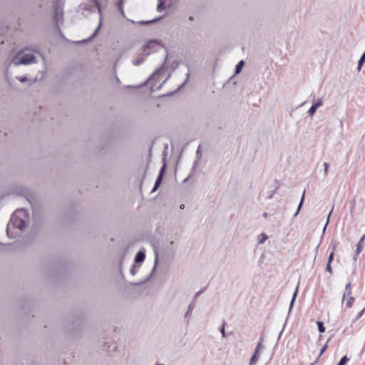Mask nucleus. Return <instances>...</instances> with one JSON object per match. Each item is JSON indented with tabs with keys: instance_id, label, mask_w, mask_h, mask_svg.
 Wrapping results in <instances>:
<instances>
[{
	"instance_id": "nucleus-31",
	"label": "nucleus",
	"mask_w": 365,
	"mask_h": 365,
	"mask_svg": "<svg viewBox=\"0 0 365 365\" xmlns=\"http://www.w3.org/2000/svg\"><path fill=\"white\" fill-rule=\"evenodd\" d=\"M327 347H328V345H327V344H325V345L322 348V349H321V351H320V353H319V356H322V355L324 353V351L327 350Z\"/></svg>"
},
{
	"instance_id": "nucleus-37",
	"label": "nucleus",
	"mask_w": 365,
	"mask_h": 365,
	"mask_svg": "<svg viewBox=\"0 0 365 365\" xmlns=\"http://www.w3.org/2000/svg\"><path fill=\"white\" fill-rule=\"evenodd\" d=\"M345 289H351V282H349L346 284V287H345Z\"/></svg>"
},
{
	"instance_id": "nucleus-12",
	"label": "nucleus",
	"mask_w": 365,
	"mask_h": 365,
	"mask_svg": "<svg viewBox=\"0 0 365 365\" xmlns=\"http://www.w3.org/2000/svg\"><path fill=\"white\" fill-rule=\"evenodd\" d=\"M304 193H305V191H304L303 194H302V198H301V200H300V202L299 204V206L297 207V211L295 212V213L294 214V217H297L302 208V206L303 205V202H304Z\"/></svg>"
},
{
	"instance_id": "nucleus-23",
	"label": "nucleus",
	"mask_w": 365,
	"mask_h": 365,
	"mask_svg": "<svg viewBox=\"0 0 365 365\" xmlns=\"http://www.w3.org/2000/svg\"><path fill=\"white\" fill-rule=\"evenodd\" d=\"M193 309V302L190 303L187 307V312L185 314V317H187L188 314L192 312Z\"/></svg>"
},
{
	"instance_id": "nucleus-34",
	"label": "nucleus",
	"mask_w": 365,
	"mask_h": 365,
	"mask_svg": "<svg viewBox=\"0 0 365 365\" xmlns=\"http://www.w3.org/2000/svg\"><path fill=\"white\" fill-rule=\"evenodd\" d=\"M130 274L132 275H135V274L136 271H135V268L134 265H133L132 267L130 268Z\"/></svg>"
},
{
	"instance_id": "nucleus-20",
	"label": "nucleus",
	"mask_w": 365,
	"mask_h": 365,
	"mask_svg": "<svg viewBox=\"0 0 365 365\" xmlns=\"http://www.w3.org/2000/svg\"><path fill=\"white\" fill-rule=\"evenodd\" d=\"M165 9V4L164 2L161 0H159V3L157 6L158 11H161L163 9Z\"/></svg>"
},
{
	"instance_id": "nucleus-24",
	"label": "nucleus",
	"mask_w": 365,
	"mask_h": 365,
	"mask_svg": "<svg viewBox=\"0 0 365 365\" xmlns=\"http://www.w3.org/2000/svg\"><path fill=\"white\" fill-rule=\"evenodd\" d=\"M261 237L262 238L259 241V244L264 243L265 240L267 239V235L264 232L261 234Z\"/></svg>"
},
{
	"instance_id": "nucleus-44",
	"label": "nucleus",
	"mask_w": 365,
	"mask_h": 365,
	"mask_svg": "<svg viewBox=\"0 0 365 365\" xmlns=\"http://www.w3.org/2000/svg\"><path fill=\"white\" fill-rule=\"evenodd\" d=\"M180 207V209H183L185 207V205H181Z\"/></svg>"
},
{
	"instance_id": "nucleus-5",
	"label": "nucleus",
	"mask_w": 365,
	"mask_h": 365,
	"mask_svg": "<svg viewBox=\"0 0 365 365\" xmlns=\"http://www.w3.org/2000/svg\"><path fill=\"white\" fill-rule=\"evenodd\" d=\"M263 339L260 338V340L258 341L255 349L254 354H252L249 365H255L260 358L261 352L263 351L265 349L264 345L262 344Z\"/></svg>"
},
{
	"instance_id": "nucleus-27",
	"label": "nucleus",
	"mask_w": 365,
	"mask_h": 365,
	"mask_svg": "<svg viewBox=\"0 0 365 365\" xmlns=\"http://www.w3.org/2000/svg\"><path fill=\"white\" fill-rule=\"evenodd\" d=\"M189 78H190V71H188L187 73L186 74V79H185V82L179 87L178 90H180L181 88H182L187 83Z\"/></svg>"
},
{
	"instance_id": "nucleus-9",
	"label": "nucleus",
	"mask_w": 365,
	"mask_h": 365,
	"mask_svg": "<svg viewBox=\"0 0 365 365\" xmlns=\"http://www.w3.org/2000/svg\"><path fill=\"white\" fill-rule=\"evenodd\" d=\"M101 21H100V24L98 26V27L96 29V30L94 31V32L93 33V34L89 37L87 39H85V40H83L81 41H77L76 43H87L90 41H91L93 38H94L96 37V36L97 35V34L98 33L99 31V29L101 28Z\"/></svg>"
},
{
	"instance_id": "nucleus-4",
	"label": "nucleus",
	"mask_w": 365,
	"mask_h": 365,
	"mask_svg": "<svg viewBox=\"0 0 365 365\" xmlns=\"http://www.w3.org/2000/svg\"><path fill=\"white\" fill-rule=\"evenodd\" d=\"M61 0H56L54 6L53 20L59 32H61L60 24L63 21V6L60 4Z\"/></svg>"
},
{
	"instance_id": "nucleus-6",
	"label": "nucleus",
	"mask_w": 365,
	"mask_h": 365,
	"mask_svg": "<svg viewBox=\"0 0 365 365\" xmlns=\"http://www.w3.org/2000/svg\"><path fill=\"white\" fill-rule=\"evenodd\" d=\"M161 44L157 40H150L148 41L142 48L143 53H145V56L156 51V47H161Z\"/></svg>"
},
{
	"instance_id": "nucleus-15",
	"label": "nucleus",
	"mask_w": 365,
	"mask_h": 365,
	"mask_svg": "<svg viewBox=\"0 0 365 365\" xmlns=\"http://www.w3.org/2000/svg\"><path fill=\"white\" fill-rule=\"evenodd\" d=\"M346 306L351 308L354 304V298L352 296L346 297Z\"/></svg>"
},
{
	"instance_id": "nucleus-1",
	"label": "nucleus",
	"mask_w": 365,
	"mask_h": 365,
	"mask_svg": "<svg viewBox=\"0 0 365 365\" xmlns=\"http://www.w3.org/2000/svg\"><path fill=\"white\" fill-rule=\"evenodd\" d=\"M26 211L24 209L17 210L11 216L6 227V233L9 237L13 238L14 237L13 230H23L26 226L25 220L21 217V215L25 217Z\"/></svg>"
},
{
	"instance_id": "nucleus-10",
	"label": "nucleus",
	"mask_w": 365,
	"mask_h": 365,
	"mask_svg": "<svg viewBox=\"0 0 365 365\" xmlns=\"http://www.w3.org/2000/svg\"><path fill=\"white\" fill-rule=\"evenodd\" d=\"M145 254L143 251H138L135 257V263H141L145 260Z\"/></svg>"
},
{
	"instance_id": "nucleus-33",
	"label": "nucleus",
	"mask_w": 365,
	"mask_h": 365,
	"mask_svg": "<svg viewBox=\"0 0 365 365\" xmlns=\"http://www.w3.org/2000/svg\"><path fill=\"white\" fill-rule=\"evenodd\" d=\"M333 259H334V252H332L330 253V255L329 256L327 263H331V262L333 261Z\"/></svg>"
},
{
	"instance_id": "nucleus-38",
	"label": "nucleus",
	"mask_w": 365,
	"mask_h": 365,
	"mask_svg": "<svg viewBox=\"0 0 365 365\" xmlns=\"http://www.w3.org/2000/svg\"><path fill=\"white\" fill-rule=\"evenodd\" d=\"M158 187H159V186H158V185H154V187H153V190H152V192H153L156 191V190H158Z\"/></svg>"
},
{
	"instance_id": "nucleus-36",
	"label": "nucleus",
	"mask_w": 365,
	"mask_h": 365,
	"mask_svg": "<svg viewBox=\"0 0 365 365\" xmlns=\"http://www.w3.org/2000/svg\"><path fill=\"white\" fill-rule=\"evenodd\" d=\"M202 291L201 290V291H199V292H196V293H195V297H194V299H193L192 302H195V299H196V298H197V297H198V296L202 293Z\"/></svg>"
},
{
	"instance_id": "nucleus-43",
	"label": "nucleus",
	"mask_w": 365,
	"mask_h": 365,
	"mask_svg": "<svg viewBox=\"0 0 365 365\" xmlns=\"http://www.w3.org/2000/svg\"><path fill=\"white\" fill-rule=\"evenodd\" d=\"M140 23L141 24H147V22H145V21H140Z\"/></svg>"
},
{
	"instance_id": "nucleus-32",
	"label": "nucleus",
	"mask_w": 365,
	"mask_h": 365,
	"mask_svg": "<svg viewBox=\"0 0 365 365\" xmlns=\"http://www.w3.org/2000/svg\"><path fill=\"white\" fill-rule=\"evenodd\" d=\"M331 212H332V210H331V212H329V215H328V217H327V220L326 225H324V227L323 232H324V231H325V230H326V228H327V225H328V223H329V217H330V216H331Z\"/></svg>"
},
{
	"instance_id": "nucleus-28",
	"label": "nucleus",
	"mask_w": 365,
	"mask_h": 365,
	"mask_svg": "<svg viewBox=\"0 0 365 365\" xmlns=\"http://www.w3.org/2000/svg\"><path fill=\"white\" fill-rule=\"evenodd\" d=\"M324 176H327V173H328L329 163H324Z\"/></svg>"
},
{
	"instance_id": "nucleus-16",
	"label": "nucleus",
	"mask_w": 365,
	"mask_h": 365,
	"mask_svg": "<svg viewBox=\"0 0 365 365\" xmlns=\"http://www.w3.org/2000/svg\"><path fill=\"white\" fill-rule=\"evenodd\" d=\"M145 56L144 57L137 58L133 60L132 63L134 66H139L145 61Z\"/></svg>"
},
{
	"instance_id": "nucleus-21",
	"label": "nucleus",
	"mask_w": 365,
	"mask_h": 365,
	"mask_svg": "<svg viewBox=\"0 0 365 365\" xmlns=\"http://www.w3.org/2000/svg\"><path fill=\"white\" fill-rule=\"evenodd\" d=\"M90 1L96 4V6L98 9V13L100 14V16L101 17V9L100 4L98 2L97 0H90Z\"/></svg>"
},
{
	"instance_id": "nucleus-41",
	"label": "nucleus",
	"mask_w": 365,
	"mask_h": 365,
	"mask_svg": "<svg viewBox=\"0 0 365 365\" xmlns=\"http://www.w3.org/2000/svg\"><path fill=\"white\" fill-rule=\"evenodd\" d=\"M157 262H158V257L156 256V257H155V266H156ZM155 268V267H154L153 269H154Z\"/></svg>"
},
{
	"instance_id": "nucleus-25",
	"label": "nucleus",
	"mask_w": 365,
	"mask_h": 365,
	"mask_svg": "<svg viewBox=\"0 0 365 365\" xmlns=\"http://www.w3.org/2000/svg\"><path fill=\"white\" fill-rule=\"evenodd\" d=\"M365 63V61L364 60H362L361 58H360L358 61V65H357V69L358 71H360L363 64Z\"/></svg>"
},
{
	"instance_id": "nucleus-26",
	"label": "nucleus",
	"mask_w": 365,
	"mask_h": 365,
	"mask_svg": "<svg viewBox=\"0 0 365 365\" xmlns=\"http://www.w3.org/2000/svg\"><path fill=\"white\" fill-rule=\"evenodd\" d=\"M364 310H365V309H362L357 314V315L356 316V318L354 319V322L357 321L363 316Z\"/></svg>"
},
{
	"instance_id": "nucleus-46",
	"label": "nucleus",
	"mask_w": 365,
	"mask_h": 365,
	"mask_svg": "<svg viewBox=\"0 0 365 365\" xmlns=\"http://www.w3.org/2000/svg\"><path fill=\"white\" fill-rule=\"evenodd\" d=\"M116 80H117V82H118V83L120 82V80L118 77H116Z\"/></svg>"
},
{
	"instance_id": "nucleus-18",
	"label": "nucleus",
	"mask_w": 365,
	"mask_h": 365,
	"mask_svg": "<svg viewBox=\"0 0 365 365\" xmlns=\"http://www.w3.org/2000/svg\"><path fill=\"white\" fill-rule=\"evenodd\" d=\"M349 361V359L346 356H344L340 359L338 365H346Z\"/></svg>"
},
{
	"instance_id": "nucleus-40",
	"label": "nucleus",
	"mask_w": 365,
	"mask_h": 365,
	"mask_svg": "<svg viewBox=\"0 0 365 365\" xmlns=\"http://www.w3.org/2000/svg\"><path fill=\"white\" fill-rule=\"evenodd\" d=\"M197 155L200 158V146L198 147V150H197Z\"/></svg>"
},
{
	"instance_id": "nucleus-11",
	"label": "nucleus",
	"mask_w": 365,
	"mask_h": 365,
	"mask_svg": "<svg viewBox=\"0 0 365 365\" xmlns=\"http://www.w3.org/2000/svg\"><path fill=\"white\" fill-rule=\"evenodd\" d=\"M365 240V234L361 237L360 240L358 242L356 250V255H359L363 249V241Z\"/></svg>"
},
{
	"instance_id": "nucleus-45",
	"label": "nucleus",
	"mask_w": 365,
	"mask_h": 365,
	"mask_svg": "<svg viewBox=\"0 0 365 365\" xmlns=\"http://www.w3.org/2000/svg\"><path fill=\"white\" fill-rule=\"evenodd\" d=\"M196 165H197V161L195 162V165H194L193 169H195Z\"/></svg>"
},
{
	"instance_id": "nucleus-3",
	"label": "nucleus",
	"mask_w": 365,
	"mask_h": 365,
	"mask_svg": "<svg viewBox=\"0 0 365 365\" xmlns=\"http://www.w3.org/2000/svg\"><path fill=\"white\" fill-rule=\"evenodd\" d=\"M165 62V60L164 61L163 65L158 68L153 74L150 76L148 81H150L153 84L150 86V91L154 92L156 90L160 89V88L163 86L164 83L168 80V78L170 77V73L168 76L166 78L163 80V81L158 86V83L163 78V75L165 73V68H164V63Z\"/></svg>"
},
{
	"instance_id": "nucleus-7",
	"label": "nucleus",
	"mask_w": 365,
	"mask_h": 365,
	"mask_svg": "<svg viewBox=\"0 0 365 365\" xmlns=\"http://www.w3.org/2000/svg\"><path fill=\"white\" fill-rule=\"evenodd\" d=\"M322 103H323L322 99V98L318 99L317 101V102L315 103H314L311 106V108L309 109V110H308L309 115L310 116H313L315 114L317 108H319L320 106H322Z\"/></svg>"
},
{
	"instance_id": "nucleus-29",
	"label": "nucleus",
	"mask_w": 365,
	"mask_h": 365,
	"mask_svg": "<svg viewBox=\"0 0 365 365\" xmlns=\"http://www.w3.org/2000/svg\"><path fill=\"white\" fill-rule=\"evenodd\" d=\"M220 332L222 334V337L225 338L226 334H225V323H223L222 326L220 328Z\"/></svg>"
},
{
	"instance_id": "nucleus-42",
	"label": "nucleus",
	"mask_w": 365,
	"mask_h": 365,
	"mask_svg": "<svg viewBox=\"0 0 365 365\" xmlns=\"http://www.w3.org/2000/svg\"><path fill=\"white\" fill-rule=\"evenodd\" d=\"M262 215H263V217H265V218H266V217H267V215H267V212H264V213L262 214Z\"/></svg>"
},
{
	"instance_id": "nucleus-30",
	"label": "nucleus",
	"mask_w": 365,
	"mask_h": 365,
	"mask_svg": "<svg viewBox=\"0 0 365 365\" xmlns=\"http://www.w3.org/2000/svg\"><path fill=\"white\" fill-rule=\"evenodd\" d=\"M326 271L331 273L332 269H331V263H327V264L326 266Z\"/></svg>"
},
{
	"instance_id": "nucleus-19",
	"label": "nucleus",
	"mask_w": 365,
	"mask_h": 365,
	"mask_svg": "<svg viewBox=\"0 0 365 365\" xmlns=\"http://www.w3.org/2000/svg\"><path fill=\"white\" fill-rule=\"evenodd\" d=\"M243 65H244L243 61H240L239 62V63L236 66V68H235V73H240L241 71Z\"/></svg>"
},
{
	"instance_id": "nucleus-47",
	"label": "nucleus",
	"mask_w": 365,
	"mask_h": 365,
	"mask_svg": "<svg viewBox=\"0 0 365 365\" xmlns=\"http://www.w3.org/2000/svg\"><path fill=\"white\" fill-rule=\"evenodd\" d=\"M155 365H164L163 364H156Z\"/></svg>"
},
{
	"instance_id": "nucleus-2",
	"label": "nucleus",
	"mask_w": 365,
	"mask_h": 365,
	"mask_svg": "<svg viewBox=\"0 0 365 365\" xmlns=\"http://www.w3.org/2000/svg\"><path fill=\"white\" fill-rule=\"evenodd\" d=\"M36 58L34 50L25 48L19 51L11 60V63L19 66L21 64L28 65L35 63Z\"/></svg>"
},
{
	"instance_id": "nucleus-22",
	"label": "nucleus",
	"mask_w": 365,
	"mask_h": 365,
	"mask_svg": "<svg viewBox=\"0 0 365 365\" xmlns=\"http://www.w3.org/2000/svg\"><path fill=\"white\" fill-rule=\"evenodd\" d=\"M349 296H351V289H345V292L343 295L342 301H344L345 298L346 297H349Z\"/></svg>"
},
{
	"instance_id": "nucleus-39",
	"label": "nucleus",
	"mask_w": 365,
	"mask_h": 365,
	"mask_svg": "<svg viewBox=\"0 0 365 365\" xmlns=\"http://www.w3.org/2000/svg\"><path fill=\"white\" fill-rule=\"evenodd\" d=\"M360 58H361L362 60H364L365 61V51L363 53V54L361 55Z\"/></svg>"
},
{
	"instance_id": "nucleus-17",
	"label": "nucleus",
	"mask_w": 365,
	"mask_h": 365,
	"mask_svg": "<svg viewBox=\"0 0 365 365\" xmlns=\"http://www.w3.org/2000/svg\"><path fill=\"white\" fill-rule=\"evenodd\" d=\"M317 324L318 326V329L320 333H324L326 330L324 323L321 321H317Z\"/></svg>"
},
{
	"instance_id": "nucleus-13",
	"label": "nucleus",
	"mask_w": 365,
	"mask_h": 365,
	"mask_svg": "<svg viewBox=\"0 0 365 365\" xmlns=\"http://www.w3.org/2000/svg\"><path fill=\"white\" fill-rule=\"evenodd\" d=\"M124 0H120L117 4L118 9L123 16L125 17V12L123 9Z\"/></svg>"
},
{
	"instance_id": "nucleus-14",
	"label": "nucleus",
	"mask_w": 365,
	"mask_h": 365,
	"mask_svg": "<svg viewBox=\"0 0 365 365\" xmlns=\"http://www.w3.org/2000/svg\"><path fill=\"white\" fill-rule=\"evenodd\" d=\"M297 292H298V287L296 288V289L292 295V300H291L290 305H289V312L291 311V309L294 305V303L295 302V299H296V297L297 295Z\"/></svg>"
},
{
	"instance_id": "nucleus-35",
	"label": "nucleus",
	"mask_w": 365,
	"mask_h": 365,
	"mask_svg": "<svg viewBox=\"0 0 365 365\" xmlns=\"http://www.w3.org/2000/svg\"><path fill=\"white\" fill-rule=\"evenodd\" d=\"M18 79L21 81V82H25L27 80V78L26 76H21V77H19Z\"/></svg>"
},
{
	"instance_id": "nucleus-8",
	"label": "nucleus",
	"mask_w": 365,
	"mask_h": 365,
	"mask_svg": "<svg viewBox=\"0 0 365 365\" xmlns=\"http://www.w3.org/2000/svg\"><path fill=\"white\" fill-rule=\"evenodd\" d=\"M165 169H166V163H164L163 165L160 168L159 175H158V178H157V179H156V180L155 182V185H157L158 186L160 185L162 180H163V175H164V173L165 172Z\"/></svg>"
}]
</instances>
